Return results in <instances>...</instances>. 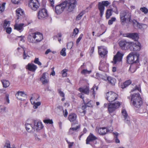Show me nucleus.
Listing matches in <instances>:
<instances>
[{"mask_svg":"<svg viewBox=\"0 0 148 148\" xmlns=\"http://www.w3.org/2000/svg\"><path fill=\"white\" fill-rule=\"evenodd\" d=\"M43 121L45 123L52 124L53 123L52 120L49 119H45L43 120Z\"/></svg>","mask_w":148,"mask_h":148,"instance_id":"nucleus-50","label":"nucleus"},{"mask_svg":"<svg viewBox=\"0 0 148 148\" xmlns=\"http://www.w3.org/2000/svg\"><path fill=\"white\" fill-rule=\"evenodd\" d=\"M122 115L124 118V121L125 123L129 125L130 124V121L127 113L125 110L122 109L121 111Z\"/></svg>","mask_w":148,"mask_h":148,"instance_id":"nucleus-16","label":"nucleus"},{"mask_svg":"<svg viewBox=\"0 0 148 148\" xmlns=\"http://www.w3.org/2000/svg\"><path fill=\"white\" fill-rule=\"evenodd\" d=\"M120 105L119 102L108 104V110L110 113L114 111L116 109L118 108Z\"/></svg>","mask_w":148,"mask_h":148,"instance_id":"nucleus-8","label":"nucleus"},{"mask_svg":"<svg viewBox=\"0 0 148 148\" xmlns=\"http://www.w3.org/2000/svg\"><path fill=\"white\" fill-rule=\"evenodd\" d=\"M94 103V102L90 100L88 101L87 103H86V104L87 107H92Z\"/></svg>","mask_w":148,"mask_h":148,"instance_id":"nucleus-43","label":"nucleus"},{"mask_svg":"<svg viewBox=\"0 0 148 148\" xmlns=\"http://www.w3.org/2000/svg\"><path fill=\"white\" fill-rule=\"evenodd\" d=\"M127 98L130 100L131 105L137 108H140L143 103L142 98L138 92L131 94Z\"/></svg>","mask_w":148,"mask_h":148,"instance_id":"nucleus-2","label":"nucleus"},{"mask_svg":"<svg viewBox=\"0 0 148 148\" xmlns=\"http://www.w3.org/2000/svg\"><path fill=\"white\" fill-rule=\"evenodd\" d=\"M79 90L81 92L87 95L89 93V88L88 86H84L82 88L80 87L79 88Z\"/></svg>","mask_w":148,"mask_h":148,"instance_id":"nucleus-21","label":"nucleus"},{"mask_svg":"<svg viewBox=\"0 0 148 148\" xmlns=\"http://www.w3.org/2000/svg\"><path fill=\"white\" fill-rule=\"evenodd\" d=\"M119 4V1H114L112 3V6L115 8V9L114 11H113L116 14H118V11L117 10V8L116 6V5L117 4Z\"/></svg>","mask_w":148,"mask_h":148,"instance_id":"nucleus-31","label":"nucleus"},{"mask_svg":"<svg viewBox=\"0 0 148 148\" xmlns=\"http://www.w3.org/2000/svg\"><path fill=\"white\" fill-rule=\"evenodd\" d=\"M63 113L64 116L65 117H66L67 116L68 114V112L66 109H65L64 111L63 110Z\"/></svg>","mask_w":148,"mask_h":148,"instance_id":"nucleus-63","label":"nucleus"},{"mask_svg":"<svg viewBox=\"0 0 148 148\" xmlns=\"http://www.w3.org/2000/svg\"><path fill=\"white\" fill-rule=\"evenodd\" d=\"M130 64H131L129 69V71L132 73L135 72L136 69V64L134 63Z\"/></svg>","mask_w":148,"mask_h":148,"instance_id":"nucleus-29","label":"nucleus"},{"mask_svg":"<svg viewBox=\"0 0 148 148\" xmlns=\"http://www.w3.org/2000/svg\"><path fill=\"white\" fill-rule=\"evenodd\" d=\"M22 49L23 51V58L24 59H25L27 56L29 57V56L26 54L25 52V50L24 49V48H22Z\"/></svg>","mask_w":148,"mask_h":148,"instance_id":"nucleus-58","label":"nucleus"},{"mask_svg":"<svg viewBox=\"0 0 148 148\" xmlns=\"http://www.w3.org/2000/svg\"><path fill=\"white\" fill-rule=\"evenodd\" d=\"M124 36L131 38L134 41L138 40L139 38L138 34L136 33H128L124 34Z\"/></svg>","mask_w":148,"mask_h":148,"instance_id":"nucleus-14","label":"nucleus"},{"mask_svg":"<svg viewBox=\"0 0 148 148\" xmlns=\"http://www.w3.org/2000/svg\"><path fill=\"white\" fill-rule=\"evenodd\" d=\"M98 8L100 11V16L101 17H102L104 14L105 7L101 2H100L98 3Z\"/></svg>","mask_w":148,"mask_h":148,"instance_id":"nucleus-20","label":"nucleus"},{"mask_svg":"<svg viewBox=\"0 0 148 148\" xmlns=\"http://www.w3.org/2000/svg\"><path fill=\"white\" fill-rule=\"evenodd\" d=\"M91 71H89L87 70V69H84L81 72V73L83 74H90Z\"/></svg>","mask_w":148,"mask_h":148,"instance_id":"nucleus-49","label":"nucleus"},{"mask_svg":"<svg viewBox=\"0 0 148 148\" xmlns=\"http://www.w3.org/2000/svg\"><path fill=\"white\" fill-rule=\"evenodd\" d=\"M24 24L23 23L15 24L14 25V29L21 32L23 30V27Z\"/></svg>","mask_w":148,"mask_h":148,"instance_id":"nucleus-24","label":"nucleus"},{"mask_svg":"<svg viewBox=\"0 0 148 148\" xmlns=\"http://www.w3.org/2000/svg\"><path fill=\"white\" fill-rule=\"evenodd\" d=\"M4 147H7L8 148H10V142L8 140H6Z\"/></svg>","mask_w":148,"mask_h":148,"instance_id":"nucleus-59","label":"nucleus"},{"mask_svg":"<svg viewBox=\"0 0 148 148\" xmlns=\"http://www.w3.org/2000/svg\"><path fill=\"white\" fill-rule=\"evenodd\" d=\"M104 6L107 7L110 4V3L108 1H103L101 2Z\"/></svg>","mask_w":148,"mask_h":148,"instance_id":"nucleus-45","label":"nucleus"},{"mask_svg":"<svg viewBox=\"0 0 148 148\" xmlns=\"http://www.w3.org/2000/svg\"><path fill=\"white\" fill-rule=\"evenodd\" d=\"M48 14L47 10L44 8L40 10L38 13V17L39 19H43L46 18Z\"/></svg>","mask_w":148,"mask_h":148,"instance_id":"nucleus-9","label":"nucleus"},{"mask_svg":"<svg viewBox=\"0 0 148 148\" xmlns=\"http://www.w3.org/2000/svg\"><path fill=\"white\" fill-rule=\"evenodd\" d=\"M6 32L7 34H10L12 32V28L10 27H7L5 28Z\"/></svg>","mask_w":148,"mask_h":148,"instance_id":"nucleus-56","label":"nucleus"},{"mask_svg":"<svg viewBox=\"0 0 148 148\" xmlns=\"http://www.w3.org/2000/svg\"><path fill=\"white\" fill-rule=\"evenodd\" d=\"M123 56V53L119 51L114 56L112 62L115 64L117 62H121Z\"/></svg>","mask_w":148,"mask_h":148,"instance_id":"nucleus-13","label":"nucleus"},{"mask_svg":"<svg viewBox=\"0 0 148 148\" xmlns=\"http://www.w3.org/2000/svg\"><path fill=\"white\" fill-rule=\"evenodd\" d=\"M98 133L100 135H104L106 132H108V130L106 129L105 127L102 128H99L97 129Z\"/></svg>","mask_w":148,"mask_h":148,"instance_id":"nucleus-25","label":"nucleus"},{"mask_svg":"<svg viewBox=\"0 0 148 148\" xmlns=\"http://www.w3.org/2000/svg\"><path fill=\"white\" fill-rule=\"evenodd\" d=\"M1 82L4 87L6 88L9 86L10 83L8 81L3 80Z\"/></svg>","mask_w":148,"mask_h":148,"instance_id":"nucleus-37","label":"nucleus"},{"mask_svg":"<svg viewBox=\"0 0 148 148\" xmlns=\"http://www.w3.org/2000/svg\"><path fill=\"white\" fill-rule=\"evenodd\" d=\"M16 13L18 16L23 15L24 14V11L20 8L17 9L16 11Z\"/></svg>","mask_w":148,"mask_h":148,"instance_id":"nucleus-36","label":"nucleus"},{"mask_svg":"<svg viewBox=\"0 0 148 148\" xmlns=\"http://www.w3.org/2000/svg\"><path fill=\"white\" fill-rule=\"evenodd\" d=\"M107 79L108 82L112 85H114L116 82V80L115 79L111 77H107Z\"/></svg>","mask_w":148,"mask_h":148,"instance_id":"nucleus-34","label":"nucleus"},{"mask_svg":"<svg viewBox=\"0 0 148 148\" xmlns=\"http://www.w3.org/2000/svg\"><path fill=\"white\" fill-rule=\"evenodd\" d=\"M28 5L34 11L37 10L40 6L38 0H30Z\"/></svg>","mask_w":148,"mask_h":148,"instance_id":"nucleus-12","label":"nucleus"},{"mask_svg":"<svg viewBox=\"0 0 148 148\" xmlns=\"http://www.w3.org/2000/svg\"><path fill=\"white\" fill-rule=\"evenodd\" d=\"M139 55H133L131 53L129 54L127 58V63L129 64L136 63L138 62Z\"/></svg>","mask_w":148,"mask_h":148,"instance_id":"nucleus-5","label":"nucleus"},{"mask_svg":"<svg viewBox=\"0 0 148 148\" xmlns=\"http://www.w3.org/2000/svg\"><path fill=\"white\" fill-rule=\"evenodd\" d=\"M77 116L74 113H71L69 116L68 119L71 122H73L76 119Z\"/></svg>","mask_w":148,"mask_h":148,"instance_id":"nucleus-26","label":"nucleus"},{"mask_svg":"<svg viewBox=\"0 0 148 148\" xmlns=\"http://www.w3.org/2000/svg\"><path fill=\"white\" fill-rule=\"evenodd\" d=\"M66 48H63L60 52V54L63 56H65L66 55Z\"/></svg>","mask_w":148,"mask_h":148,"instance_id":"nucleus-46","label":"nucleus"},{"mask_svg":"<svg viewBox=\"0 0 148 148\" xmlns=\"http://www.w3.org/2000/svg\"><path fill=\"white\" fill-rule=\"evenodd\" d=\"M34 62L37 64H38L39 66L41 65V63L39 61V59L38 58H36L34 61Z\"/></svg>","mask_w":148,"mask_h":148,"instance_id":"nucleus-53","label":"nucleus"},{"mask_svg":"<svg viewBox=\"0 0 148 148\" xmlns=\"http://www.w3.org/2000/svg\"><path fill=\"white\" fill-rule=\"evenodd\" d=\"M16 96L17 99L21 101H24L27 98V95L24 92H18L16 94Z\"/></svg>","mask_w":148,"mask_h":148,"instance_id":"nucleus-15","label":"nucleus"},{"mask_svg":"<svg viewBox=\"0 0 148 148\" xmlns=\"http://www.w3.org/2000/svg\"><path fill=\"white\" fill-rule=\"evenodd\" d=\"M120 16L121 21L123 22L130 21L131 15L128 10H125L121 12Z\"/></svg>","mask_w":148,"mask_h":148,"instance_id":"nucleus-3","label":"nucleus"},{"mask_svg":"<svg viewBox=\"0 0 148 148\" xmlns=\"http://www.w3.org/2000/svg\"><path fill=\"white\" fill-rule=\"evenodd\" d=\"M79 30L77 28H76L75 29H74L73 32V35H74V34L75 35L77 34L79 32Z\"/></svg>","mask_w":148,"mask_h":148,"instance_id":"nucleus-61","label":"nucleus"},{"mask_svg":"<svg viewBox=\"0 0 148 148\" xmlns=\"http://www.w3.org/2000/svg\"><path fill=\"white\" fill-rule=\"evenodd\" d=\"M103 64L102 61L101 60L99 62V69L100 70L103 71V69L102 66H103Z\"/></svg>","mask_w":148,"mask_h":148,"instance_id":"nucleus-60","label":"nucleus"},{"mask_svg":"<svg viewBox=\"0 0 148 148\" xmlns=\"http://www.w3.org/2000/svg\"><path fill=\"white\" fill-rule=\"evenodd\" d=\"M10 22L9 21H7L6 20L4 21V23L3 24V27L4 29L10 26Z\"/></svg>","mask_w":148,"mask_h":148,"instance_id":"nucleus-39","label":"nucleus"},{"mask_svg":"<svg viewBox=\"0 0 148 148\" xmlns=\"http://www.w3.org/2000/svg\"><path fill=\"white\" fill-rule=\"evenodd\" d=\"M87 131V129L85 128H84L83 130V131L81 132L80 135L79 136V139L80 140V138L85 134L86 133Z\"/></svg>","mask_w":148,"mask_h":148,"instance_id":"nucleus-47","label":"nucleus"},{"mask_svg":"<svg viewBox=\"0 0 148 148\" xmlns=\"http://www.w3.org/2000/svg\"><path fill=\"white\" fill-rule=\"evenodd\" d=\"M80 128L79 126H77L75 127H71L68 132V134L73 136L77 135V130Z\"/></svg>","mask_w":148,"mask_h":148,"instance_id":"nucleus-17","label":"nucleus"},{"mask_svg":"<svg viewBox=\"0 0 148 148\" xmlns=\"http://www.w3.org/2000/svg\"><path fill=\"white\" fill-rule=\"evenodd\" d=\"M130 42H127L125 40H122L119 42V45L120 48L122 50H125L127 48L126 46L129 45Z\"/></svg>","mask_w":148,"mask_h":148,"instance_id":"nucleus-18","label":"nucleus"},{"mask_svg":"<svg viewBox=\"0 0 148 148\" xmlns=\"http://www.w3.org/2000/svg\"><path fill=\"white\" fill-rule=\"evenodd\" d=\"M113 11L112 9L107 10L106 14V17L107 19H109L112 14V11Z\"/></svg>","mask_w":148,"mask_h":148,"instance_id":"nucleus-32","label":"nucleus"},{"mask_svg":"<svg viewBox=\"0 0 148 148\" xmlns=\"http://www.w3.org/2000/svg\"><path fill=\"white\" fill-rule=\"evenodd\" d=\"M128 46L131 51H139L141 48L140 44L139 43L136 44L134 42H130Z\"/></svg>","mask_w":148,"mask_h":148,"instance_id":"nucleus-10","label":"nucleus"},{"mask_svg":"<svg viewBox=\"0 0 148 148\" xmlns=\"http://www.w3.org/2000/svg\"><path fill=\"white\" fill-rule=\"evenodd\" d=\"M58 92L60 96L64 97V94L63 92H62L61 90V89H58Z\"/></svg>","mask_w":148,"mask_h":148,"instance_id":"nucleus-57","label":"nucleus"},{"mask_svg":"<svg viewBox=\"0 0 148 148\" xmlns=\"http://www.w3.org/2000/svg\"><path fill=\"white\" fill-rule=\"evenodd\" d=\"M98 48L99 55L101 57L104 58L108 53L106 48L104 46H101L98 47Z\"/></svg>","mask_w":148,"mask_h":148,"instance_id":"nucleus-11","label":"nucleus"},{"mask_svg":"<svg viewBox=\"0 0 148 148\" xmlns=\"http://www.w3.org/2000/svg\"><path fill=\"white\" fill-rule=\"evenodd\" d=\"M36 33H31L29 34L27 37V39L29 42L32 43H36Z\"/></svg>","mask_w":148,"mask_h":148,"instance_id":"nucleus-19","label":"nucleus"},{"mask_svg":"<svg viewBox=\"0 0 148 148\" xmlns=\"http://www.w3.org/2000/svg\"><path fill=\"white\" fill-rule=\"evenodd\" d=\"M33 124V129L37 132L42 129L44 127L42 122L38 120H34L32 122Z\"/></svg>","mask_w":148,"mask_h":148,"instance_id":"nucleus-6","label":"nucleus"},{"mask_svg":"<svg viewBox=\"0 0 148 148\" xmlns=\"http://www.w3.org/2000/svg\"><path fill=\"white\" fill-rule=\"evenodd\" d=\"M26 69L29 71L34 72L37 69V67L33 64L29 63L26 66Z\"/></svg>","mask_w":148,"mask_h":148,"instance_id":"nucleus-22","label":"nucleus"},{"mask_svg":"<svg viewBox=\"0 0 148 148\" xmlns=\"http://www.w3.org/2000/svg\"><path fill=\"white\" fill-rule=\"evenodd\" d=\"M131 83L132 81L130 80H127L121 85V87L122 89L125 88L129 85Z\"/></svg>","mask_w":148,"mask_h":148,"instance_id":"nucleus-28","label":"nucleus"},{"mask_svg":"<svg viewBox=\"0 0 148 148\" xmlns=\"http://www.w3.org/2000/svg\"><path fill=\"white\" fill-rule=\"evenodd\" d=\"M77 4L76 0H65L55 6V12L58 14L61 13L65 9L68 12H72Z\"/></svg>","mask_w":148,"mask_h":148,"instance_id":"nucleus-1","label":"nucleus"},{"mask_svg":"<svg viewBox=\"0 0 148 148\" xmlns=\"http://www.w3.org/2000/svg\"><path fill=\"white\" fill-rule=\"evenodd\" d=\"M68 144L69 145V148H72V147L73 146L74 143L73 142H69Z\"/></svg>","mask_w":148,"mask_h":148,"instance_id":"nucleus-64","label":"nucleus"},{"mask_svg":"<svg viewBox=\"0 0 148 148\" xmlns=\"http://www.w3.org/2000/svg\"><path fill=\"white\" fill-rule=\"evenodd\" d=\"M5 3H3L1 4H0V13L3 12L5 9Z\"/></svg>","mask_w":148,"mask_h":148,"instance_id":"nucleus-42","label":"nucleus"},{"mask_svg":"<svg viewBox=\"0 0 148 148\" xmlns=\"http://www.w3.org/2000/svg\"><path fill=\"white\" fill-rule=\"evenodd\" d=\"M116 18L114 17H112L109 20L108 22V24L109 25H111L114 22L116 21Z\"/></svg>","mask_w":148,"mask_h":148,"instance_id":"nucleus-44","label":"nucleus"},{"mask_svg":"<svg viewBox=\"0 0 148 148\" xmlns=\"http://www.w3.org/2000/svg\"><path fill=\"white\" fill-rule=\"evenodd\" d=\"M97 139V138L94 136L93 134L90 133L86 139V144L90 145L94 148H97L96 145L97 144V141L96 140Z\"/></svg>","mask_w":148,"mask_h":148,"instance_id":"nucleus-4","label":"nucleus"},{"mask_svg":"<svg viewBox=\"0 0 148 148\" xmlns=\"http://www.w3.org/2000/svg\"><path fill=\"white\" fill-rule=\"evenodd\" d=\"M133 24L134 26V27H136L138 28H141V26L140 25V24L136 20L133 21Z\"/></svg>","mask_w":148,"mask_h":148,"instance_id":"nucleus-40","label":"nucleus"},{"mask_svg":"<svg viewBox=\"0 0 148 148\" xmlns=\"http://www.w3.org/2000/svg\"><path fill=\"white\" fill-rule=\"evenodd\" d=\"M45 74V73H43L42 75V77L40 78V80L42 82L43 84L47 83L49 82V80L46 78Z\"/></svg>","mask_w":148,"mask_h":148,"instance_id":"nucleus-27","label":"nucleus"},{"mask_svg":"<svg viewBox=\"0 0 148 148\" xmlns=\"http://www.w3.org/2000/svg\"><path fill=\"white\" fill-rule=\"evenodd\" d=\"M136 90H138L140 92H141V90L140 89V85H139L138 86L136 85L134 88L131 90V92H133Z\"/></svg>","mask_w":148,"mask_h":148,"instance_id":"nucleus-38","label":"nucleus"},{"mask_svg":"<svg viewBox=\"0 0 148 148\" xmlns=\"http://www.w3.org/2000/svg\"><path fill=\"white\" fill-rule=\"evenodd\" d=\"M140 10L145 14H147L148 12V9L145 7L141 8L140 9Z\"/></svg>","mask_w":148,"mask_h":148,"instance_id":"nucleus-48","label":"nucleus"},{"mask_svg":"<svg viewBox=\"0 0 148 148\" xmlns=\"http://www.w3.org/2000/svg\"><path fill=\"white\" fill-rule=\"evenodd\" d=\"M26 126V130L29 132H30L31 130V129H33V124L32 122L31 124H29V123H26L25 124Z\"/></svg>","mask_w":148,"mask_h":148,"instance_id":"nucleus-35","label":"nucleus"},{"mask_svg":"<svg viewBox=\"0 0 148 148\" xmlns=\"http://www.w3.org/2000/svg\"><path fill=\"white\" fill-rule=\"evenodd\" d=\"M117 97V94L113 92L110 91L106 93V99L110 102L116 100Z\"/></svg>","mask_w":148,"mask_h":148,"instance_id":"nucleus-7","label":"nucleus"},{"mask_svg":"<svg viewBox=\"0 0 148 148\" xmlns=\"http://www.w3.org/2000/svg\"><path fill=\"white\" fill-rule=\"evenodd\" d=\"M34 135L35 138V139L36 140H37L38 141H41V139L38 137L36 134H34Z\"/></svg>","mask_w":148,"mask_h":148,"instance_id":"nucleus-62","label":"nucleus"},{"mask_svg":"<svg viewBox=\"0 0 148 148\" xmlns=\"http://www.w3.org/2000/svg\"><path fill=\"white\" fill-rule=\"evenodd\" d=\"M68 70L66 69H64L62 71V77H65L67 75L66 72Z\"/></svg>","mask_w":148,"mask_h":148,"instance_id":"nucleus-51","label":"nucleus"},{"mask_svg":"<svg viewBox=\"0 0 148 148\" xmlns=\"http://www.w3.org/2000/svg\"><path fill=\"white\" fill-rule=\"evenodd\" d=\"M36 33V43L40 42L43 39V36L42 34L37 32H35Z\"/></svg>","mask_w":148,"mask_h":148,"instance_id":"nucleus-23","label":"nucleus"},{"mask_svg":"<svg viewBox=\"0 0 148 148\" xmlns=\"http://www.w3.org/2000/svg\"><path fill=\"white\" fill-rule=\"evenodd\" d=\"M83 102L84 103V105H82L81 108V109L83 110L82 112L84 113V114L86 113V108L87 107V106L86 105V103H85L84 101V100Z\"/></svg>","mask_w":148,"mask_h":148,"instance_id":"nucleus-41","label":"nucleus"},{"mask_svg":"<svg viewBox=\"0 0 148 148\" xmlns=\"http://www.w3.org/2000/svg\"><path fill=\"white\" fill-rule=\"evenodd\" d=\"M84 11L81 12L77 16L76 19L79 20L84 14Z\"/></svg>","mask_w":148,"mask_h":148,"instance_id":"nucleus-52","label":"nucleus"},{"mask_svg":"<svg viewBox=\"0 0 148 148\" xmlns=\"http://www.w3.org/2000/svg\"><path fill=\"white\" fill-rule=\"evenodd\" d=\"M96 88V90H97L98 89V87L94 85L93 87L90 90L91 95H92L93 96L94 98H95V88Z\"/></svg>","mask_w":148,"mask_h":148,"instance_id":"nucleus-33","label":"nucleus"},{"mask_svg":"<svg viewBox=\"0 0 148 148\" xmlns=\"http://www.w3.org/2000/svg\"><path fill=\"white\" fill-rule=\"evenodd\" d=\"M32 97L30 99V101L31 103L34 105L33 106V108L34 109H36L38 108V106H40L41 104V102H36L34 101H33L32 99Z\"/></svg>","mask_w":148,"mask_h":148,"instance_id":"nucleus-30","label":"nucleus"},{"mask_svg":"<svg viewBox=\"0 0 148 148\" xmlns=\"http://www.w3.org/2000/svg\"><path fill=\"white\" fill-rule=\"evenodd\" d=\"M73 45V42H70L68 43L67 44V48L69 49H71Z\"/></svg>","mask_w":148,"mask_h":148,"instance_id":"nucleus-55","label":"nucleus"},{"mask_svg":"<svg viewBox=\"0 0 148 148\" xmlns=\"http://www.w3.org/2000/svg\"><path fill=\"white\" fill-rule=\"evenodd\" d=\"M83 36V34H81L80 35L79 38H77V39L76 40V44L77 45H78L80 41V40L82 38V37Z\"/></svg>","mask_w":148,"mask_h":148,"instance_id":"nucleus-54","label":"nucleus"}]
</instances>
